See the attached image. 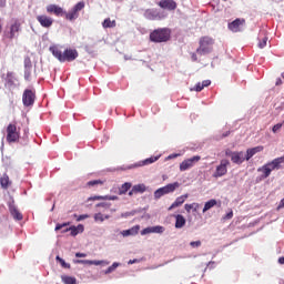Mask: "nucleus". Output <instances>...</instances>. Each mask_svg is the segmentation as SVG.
I'll list each match as a JSON object with an SVG mask.
<instances>
[{
	"mask_svg": "<svg viewBox=\"0 0 284 284\" xmlns=\"http://www.w3.org/2000/svg\"><path fill=\"white\" fill-rule=\"evenodd\" d=\"M30 77H32V60L30 58L24 59V80L30 81Z\"/></svg>",
	"mask_w": 284,
	"mask_h": 284,
	"instance_id": "21",
	"label": "nucleus"
},
{
	"mask_svg": "<svg viewBox=\"0 0 284 284\" xmlns=\"http://www.w3.org/2000/svg\"><path fill=\"white\" fill-rule=\"evenodd\" d=\"M278 207H284V197L281 200Z\"/></svg>",
	"mask_w": 284,
	"mask_h": 284,
	"instance_id": "61",
	"label": "nucleus"
},
{
	"mask_svg": "<svg viewBox=\"0 0 284 284\" xmlns=\"http://www.w3.org/2000/svg\"><path fill=\"white\" fill-rule=\"evenodd\" d=\"M283 128V123H277L273 126V132L274 134H276V132H278V130H281Z\"/></svg>",
	"mask_w": 284,
	"mask_h": 284,
	"instance_id": "47",
	"label": "nucleus"
},
{
	"mask_svg": "<svg viewBox=\"0 0 284 284\" xmlns=\"http://www.w3.org/2000/svg\"><path fill=\"white\" fill-rule=\"evenodd\" d=\"M187 194L181 195L179 197L175 199V201L170 205L169 207V212L174 210L175 207H181V205H183V203H185V200L187 199Z\"/></svg>",
	"mask_w": 284,
	"mask_h": 284,
	"instance_id": "23",
	"label": "nucleus"
},
{
	"mask_svg": "<svg viewBox=\"0 0 284 284\" xmlns=\"http://www.w3.org/2000/svg\"><path fill=\"white\" fill-rule=\"evenodd\" d=\"M102 28H104V29L116 28V21L115 20H111L110 18H106L102 22Z\"/></svg>",
	"mask_w": 284,
	"mask_h": 284,
	"instance_id": "33",
	"label": "nucleus"
},
{
	"mask_svg": "<svg viewBox=\"0 0 284 284\" xmlns=\"http://www.w3.org/2000/svg\"><path fill=\"white\" fill-rule=\"evenodd\" d=\"M133 194H136V192H133V189L129 192V196H132Z\"/></svg>",
	"mask_w": 284,
	"mask_h": 284,
	"instance_id": "63",
	"label": "nucleus"
},
{
	"mask_svg": "<svg viewBox=\"0 0 284 284\" xmlns=\"http://www.w3.org/2000/svg\"><path fill=\"white\" fill-rule=\"evenodd\" d=\"M210 85H212V81H210V80H204V81H202V82H197V83L195 84V87H194L193 89H191V90H194L195 92H201L204 88H207V87H210Z\"/></svg>",
	"mask_w": 284,
	"mask_h": 284,
	"instance_id": "28",
	"label": "nucleus"
},
{
	"mask_svg": "<svg viewBox=\"0 0 284 284\" xmlns=\"http://www.w3.org/2000/svg\"><path fill=\"white\" fill-rule=\"evenodd\" d=\"M136 211H129L121 214V219H130V216H134Z\"/></svg>",
	"mask_w": 284,
	"mask_h": 284,
	"instance_id": "44",
	"label": "nucleus"
},
{
	"mask_svg": "<svg viewBox=\"0 0 284 284\" xmlns=\"http://www.w3.org/2000/svg\"><path fill=\"white\" fill-rule=\"evenodd\" d=\"M163 232H165V227L162 225L148 226L141 231V236H145L148 234H163Z\"/></svg>",
	"mask_w": 284,
	"mask_h": 284,
	"instance_id": "16",
	"label": "nucleus"
},
{
	"mask_svg": "<svg viewBox=\"0 0 284 284\" xmlns=\"http://www.w3.org/2000/svg\"><path fill=\"white\" fill-rule=\"evenodd\" d=\"M258 152H263V146L247 149L244 160L250 161V159H252V156H254L255 154H258Z\"/></svg>",
	"mask_w": 284,
	"mask_h": 284,
	"instance_id": "25",
	"label": "nucleus"
},
{
	"mask_svg": "<svg viewBox=\"0 0 284 284\" xmlns=\"http://www.w3.org/2000/svg\"><path fill=\"white\" fill-rule=\"evenodd\" d=\"M150 41H152V43H165V41H170V29H155L150 33Z\"/></svg>",
	"mask_w": 284,
	"mask_h": 284,
	"instance_id": "3",
	"label": "nucleus"
},
{
	"mask_svg": "<svg viewBox=\"0 0 284 284\" xmlns=\"http://www.w3.org/2000/svg\"><path fill=\"white\" fill-rule=\"evenodd\" d=\"M199 207L197 203H193V204H185L184 205V210L190 213L192 212V210H194V212H196V209Z\"/></svg>",
	"mask_w": 284,
	"mask_h": 284,
	"instance_id": "39",
	"label": "nucleus"
},
{
	"mask_svg": "<svg viewBox=\"0 0 284 284\" xmlns=\"http://www.w3.org/2000/svg\"><path fill=\"white\" fill-rule=\"evenodd\" d=\"M7 0H0V8H6Z\"/></svg>",
	"mask_w": 284,
	"mask_h": 284,
	"instance_id": "57",
	"label": "nucleus"
},
{
	"mask_svg": "<svg viewBox=\"0 0 284 284\" xmlns=\"http://www.w3.org/2000/svg\"><path fill=\"white\" fill-rule=\"evenodd\" d=\"M0 185L3 190H8L10 185V178L8 176V174H3V176L0 178Z\"/></svg>",
	"mask_w": 284,
	"mask_h": 284,
	"instance_id": "32",
	"label": "nucleus"
},
{
	"mask_svg": "<svg viewBox=\"0 0 284 284\" xmlns=\"http://www.w3.org/2000/svg\"><path fill=\"white\" fill-rule=\"evenodd\" d=\"M191 247H201V241H195L190 243Z\"/></svg>",
	"mask_w": 284,
	"mask_h": 284,
	"instance_id": "52",
	"label": "nucleus"
},
{
	"mask_svg": "<svg viewBox=\"0 0 284 284\" xmlns=\"http://www.w3.org/2000/svg\"><path fill=\"white\" fill-rule=\"evenodd\" d=\"M128 263L129 265H134V263H139V260L138 258L130 260Z\"/></svg>",
	"mask_w": 284,
	"mask_h": 284,
	"instance_id": "56",
	"label": "nucleus"
},
{
	"mask_svg": "<svg viewBox=\"0 0 284 284\" xmlns=\"http://www.w3.org/2000/svg\"><path fill=\"white\" fill-rule=\"evenodd\" d=\"M6 85L7 88H9V90H14V88H19V79H17L14 72L7 73Z\"/></svg>",
	"mask_w": 284,
	"mask_h": 284,
	"instance_id": "15",
	"label": "nucleus"
},
{
	"mask_svg": "<svg viewBox=\"0 0 284 284\" xmlns=\"http://www.w3.org/2000/svg\"><path fill=\"white\" fill-rule=\"evenodd\" d=\"M178 187H181V184L179 182H174L155 190L153 193L154 200L159 201V199L165 196V194H172L178 190Z\"/></svg>",
	"mask_w": 284,
	"mask_h": 284,
	"instance_id": "4",
	"label": "nucleus"
},
{
	"mask_svg": "<svg viewBox=\"0 0 284 284\" xmlns=\"http://www.w3.org/2000/svg\"><path fill=\"white\" fill-rule=\"evenodd\" d=\"M70 223H62L55 225V232H59V230H63V227H68Z\"/></svg>",
	"mask_w": 284,
	"mask_h": 284,
	"instance_id": "46",
	"label": "nucleus"
},
{
	"mask_svg": "<svg viewBox=\"0 0 284 284\" xmlns=\"http://www.w3.org/2000/svg\"><path fill=\"white\" fill-rule=\"evenodd\" d=\"M139 230H141V226L140 225H135V226H133L131 229L121 231V235L124 236V237L136 236V234H139Z\"/></svg>",
	"mask_w": 284,
	"mask_h": 284,
	"instance_id": "24",
	"label": "nucleus"
},
{
	"mask_svg": "<svg viewBox=\"0 0 284 284\" xmlns=\"http://www.w3.org/2000/svg\"><path fill=\"white\" fill-rule=\"evenodd\" d=\"M89 187H97V185H103L101 180H92L87 183Z\"/></svg>",
	"mask_w": 284,
	"mask_h": 284,
	"instance_id": "41",
	"label": "nucleus"
},
{
	"mask_svg": "<svg viewBox=\"0 0 284 284\" xmlns=\"http://www.w3.org/2000/svg\"><path fill=\"white\" fill-rule=\"evenodd\" d=\"M55 261L60 263L61 267H64V270H70V264L65 262L61 256H57Z\"/></svg>",
	"mask_w": 284,
	"mask_h": 284,
	"instance_id": "36",
	"label": "nucleus"
},
{
	"mask_svg": "<svg viewBox=\"0 0 284 284\" xmlns=\"http://www.w3.org/2000/svg\"><path fill=\"white\" fill-rule=\"evenodd\" d=\"M257 172L263 173L262 179H267L270 176V174H272V172H274V171L271 169L270 164L266 163L262 168L257 169Z\"/></svg>",
	"mask_w": 284,
	"mask_h": 284,
	"instance_id": "27",
	"label": "nucleus"
},
{
	"mask_svg": "<svg viewBox=\"0 0 284 284\" xmlns=\"http://www.w3.org/2000/svg\"><path fill=\"white\" fill-rule=\"evenodd\" d=\"M111 206L112 204L108 202H101L97 204V207H103V210H110Z\"/></svg>",
	"mask_w": 284,
	"mask_h": 284,
	"instance_id": "45",
	"label": "nucleus"
},
{
	"mask_svg": "<svg viewBox=\"0 0 284 284\" xmlns=\"http://www.w3.org/2000/svg\"><path fill=\"white\" fill-rule=\"evenodd\" d=\"M199 161H201L200 155H194L193 158L184 160L180 164V172H186V170H190V169L194 168V164L199 163Z\"/></svg>",
	"mask_w": 284,
	"mask_h": 284,
	"instance_id": "10",
	"label": "nucleus"
},
{
	"mask_svg": "<svg viewBox=\"0 0 284 284\" xmlns=\"http://www.w3.org/2000/svg\"><path fill=\"white\" fill-rule=\"evenodd\" d=\"M47 12L49 14H55V17H65V10L57 4L47 6Z\"/></svg>",
	"mask_w": 284,
	"mask_h": 284,
	"instance_id": "19",
	"label": "nucleus"
},
{
	"mask_svg": "<svg viewBox=\"0 0 284 284\" xmlns=\"http://www.w3.org/2000/svg\"><path fill=\"white\" fill-rule=\"evenodd\" d=\"M215 205H219V202L215 199L205 202L204 207L202 210L203 214H205V212H209V210H212V207H214Z\"/></svg>",
	"mask_w": 284,
	"mask_h": 284,
	"instance_id": "30",
	"label": "nucleus"
},
{
	"mask_svg": "<svg viewBox=\"0 0 284 284\" xmlns=\"http://www.w3.org/2000/svg\"><path fill=\"white\" fill-rule=\"evenodd\" d=\"M267 45V38H263V41L258 43V48L263 49Z\"/></svg>",
	"mask_w": 284,
	"mask_h": 284,
	"instance_id": "49",
	"label": "nucleus"
},
{
	"mask_svg": "<svg viewBox=\"0 0 284 284\" xmlns=\"http://www.w3.org/2000/svg\"><path fill=\"white\" fill-rule=\"evenodd\" d=\"M7 141L8 143H17V141H19V132H17V125L9 124L7 126Z\"/></svg>",
	"mask_w": 284,
	"mask_h": 284,
	"instance_id": "11",
	"label": "nucleus"
},
{
	"mask_svg": "<svg viewBox=\"0 0 284 284\" xmlns=\"http://www.w3.org/2000/svg\"><path fill=\"white\" fill-rule=\"evenodd\" d=\"M158 159H161V155L151 156V158L140 161L135 164H132V165L128 166V170H132L133 168H143L144 165H152V163H156Z\"/></svg>",
	"mask_w": 284,
	"mask_h": 284,
	"instance_id": "17",
	"label": "nucleus"
},
{
	"mask_svg": "<svg viewBox=\"0 0 284 284\" xmlns=\"http://www.w3.org/2000/svg\"><path fill=\"white\" fill-rule=\"evenodd\" d=\"M227 165H230V161L222 160L221 164L219 166H216V170H215L213 176L215 179H219L221 176H225V174H227Z\"/></svg>",
	"mask_w": 284,
	"mask_h": 284,
	"instance_id": "14",
	"label": "nucleus"
},
{
	"mask_svg": "<svg viewBox=\"0 0 284 284\" xmlns=\"http://www.w3.org/2000/svg\"><path fill=\"white\" fill-rule=\"evenodd\" d=\"M131 187H132V183L125 182L124 184L121 185L119 190V194H125Z\"/></svg>",
	"mask_w": 284,
	"mask_h": 284,
	"instance_id": "35",
	"label": "nucleus"
},
{
	"mask_svg": "<svg viewBox=\"0 0 284 284\" xmlns=\"http://www.w3.org/2000/svg\"><path fill=\"white\" fill-rule=\"evenodd\" d=\"M178 156H181V154H179V153L170 154V155L166 158V161H172V159H178Z\"/></svg>",
	"mask_w": 284,
	"mask_h": 284,
	"instance_id": "48",
	"label": "nucleus"
},
{
	"mask_svg": "<svg viewBox=\"0 0 284 284\" xmlns=\"http://www.w3.org/2000/svg\"><path fill=\"white\" fill-rule=\"evenodd\" d=\"M37 100V91L34 89H26L22 94V103L24 108H30V105H34V101Z\"/></svg>",
	"mask_w": 284,
	"mask_h": 284,
	"instance_id": "6",
	"label": "nucleus"
},
{
	"mask_svg": "<svg viewBox=\"0 0 284 284\" xmlns=\"http://www.w3.org/2000/svg\"><path fill=\"white\" fill-rule=\"evenodd\" d=\"M230 136V132L223 133V138Z\"/></svg>",
	"mask_w": 284,
	"mask_h": 284,
	"instance_id": "64",
	"label": "nucleus"
},
{
	"mask_svg": "<svg viewBox=\"0 0 284 284\" xmlns=\"http://www.w3.org/2000/svg\"><path fill=\"white\" fill-rule=\"evenodd\" d=\"M234 216V212L230 211L229 213H226V215L224 216V219L226 221H230V219H232Z\"/></svg>",
	"mask_w": 284,
	"mask_h": 284,
	"instance_id": "53",
	"label": "nucleus"
},
{
	"mask_svg": "<svg viewBox=\"0 0 284 284\" xmlns=\"http://www.w3.org/2000/svg\"><path fill=\"white\" fill-rule=\"evenodd\" d=\"M158 6L162 10H168L169 12H174V10H176L179 4H176V1H174V0H160L158 2Z\"/></svg>",
	"mask_w": 284,
	"mask_h": 284,
	"instance_id": "12",
	"label": "nucleus"
},
{
	"mask_svg": "<svg viewBox=\"0 0 284 284\" xmlns=\"http://www.w3.org/2000/svg\"><path fill=\"white\" fill-rule=\"evenodd\" d=\"M19 32H21V22L16 20L13 23L10 24L9 31H6L4 34L7 39H19Z\"/></svg>",
	"mask_w": 284,
	"mask_h": 284,
	"instance_id": "8",
	"label": "nucleus"
},
{
	"mask_svg": "<svg viewBox=\"0 0 284 284\" xmlns=\"http://www.w3.org/2000/svg\"><path fill=\"white\" fill-rule=\"evenodd\" d=\"M65 232H71V236H77V234H79L77 226L63 229L62 234H65Z\"/></svg>",
	"mask_w": 284,
	"mask_h": 284,
	"instance_id": "37",
	"label": "nucleus"
},
{
	"mask_svg": "<svg viewBox=\"0 0 284 284\" xmlns=\"http://www.w3.org/2000/svg\"><path fill=\"white\" fill-rule=\"evenodd\" d=\"M132 187H133V192H135V194H143L148 190V186H145V184H143V183L135 184Z\"/></svg>",
	"mask_w": 284,
	"mask_h": 284,
	"instance_id": "31",
	"label": "nucleus"
},
{
	"mask_svg": "<svg viewBox=\"0 0 284 284\" xmlns=\"http://www.w3.org/2000/svg\"><path fill=\"white\" fill-rule=\"evenodd\" d=\"M9 211H10L11 216H13V219L16 221H22L23 220V215L21 214V212H19V210L14 205V201L9 203Z\"/></svg>",
	"mask_w": 284,
	"mask_h": 284,
	"instance_id": "20",
	"label": "nucleus"
},
{
	"mask_svg": "<svg viewBox=\"0 0 284 284\" xmlns=\"http://www.w3.org/2000/svg\"><path fill=\"white\" fill-rule=\"evenodd\" d=\"M85 219H90V215H88V214L79 215L77 221H85Z\"/></svg>",
	"mask_w": 284,
	"mask_h": 284,
	"instance_id": "50",
	"label": "nucleus"
},
{
	"mask_svg": "<svg viewBox=\"0 0 284 284\" xmlns=\"http://www.w3.org/2000/svg\"><path fill=\"white\" fill-rule=\"evenodd\" d=\"M191 59H192V61H199V58L196 57V53H192Z\"/></svg>",
	"mask_w": 284,
	"mask_h": 284,
	"instance_id": "58",
	"label": "nucleus"
},
{
	"mask_svg": "<svg viewBox=\"0 0 284 284\" xmlns=\"http://www.w3.org/2000/svg\"><path fill=\"white\" fill-rule=\"evenodd\" d=\"M103 219H104V221H108V219H110V214L103 215Z\"/></svg>",
	"mask_w": 284,
	"mask_h": 284,
	"instance_id": "62",
	"label": "nucleus"
},
{
	"mask_svg": "<svg viewBox=\"0 0 284 284\" xmlns=\"http://www.w3.org/2000/svg\"><path fill=\"white\" fill-rule=\"evenodd\" d=\"M61 278L64 284H77V277L62 275Z\"/></svg>",
	"mask_w": 284,
	"mask_h": 284,
	"instance_id": "34",
	"label": "nucleus"
},
{
	"mask_svg": "<svg viewBox=\"0 0 284 284\" xmlns=\"http://www.w3.org/2000/svg\"><path fill=\"white\" fill-rule=\"evenodd\" d=\"M186 220L183 215L178 214L175 215V227L176 230H181L182 227H185Z\"/></svg>",
	"mask_w": 284,
	"mask_h": 284,
	"instance_id": "29",
	"label": "nucleus"
},
{
	"mask_svg": "<svg viewBox=\"0 0 284 284\" xmlns=\"http://www.w3.org/2000/svg\"><path fill=\"white\" fill-rule=\"evenodd\" d=\"M94 221H95V223H103L105 221V217H103V213H101V212L95 213Z\"/></svg>",
	"mask_w": 284,
	"mask_h": 284,
	"instance_id": "42",
	"label": "nucleus"
},
{
	"mask_svg": "<svg viewBox=\"0 0 284 284\" xmlns=\"http://www.w3.org/2000/svg\"><path fill=\"white\" fill-rule=\"evenodd\" d=\"M77 258H85L88 255L85 253H75Z\"/></svg>",
	"mask_w": 284,
	"mask_h": 284,
	"instance_id": "55",
	"label": "nucleus"
},
{
	"mask_svg": "<svg viewBox=\"0 0 284 284\" xmlns=\"http://www.w3.org/2000/svg\"><path fill=\"white\" fill-rule=\"evenodd\" d=\"M225 154L231 159L232 163H235V165H241L245 161V153H243V151L233 152L232 150L227 149Z\"/></svg>",
	"mask_w": 284,
	"mask_h": 284,
	"instance_id": "9",
	"label": "nucleus"
},
{
	"mask_svg": "<svg viewBox=\"0 0 284 284\" xmlns=\"http://www.w3.org/2000/svg\"><path fill=\"white\" fill-rule=\"evenodd\" d=\"M85 8V2H78L69 12L65 11L64 17L68 21H74L79 19V12Z\"/></svg>",
	"mask_w": 284,
	"mask_h": 284,
	"instance_id": "7",
	"label": "nucleus"
},
{
	"mask_svg": "<svg viewBox=\"0 0 284 284\" xmlns=\"http://www.w3.org/2000/svg\"><path fill=\"white\" fill-rule=\"evenodd\" d=\"M37 21L40 23L42 28H52V23H54V19L48 17L45 14L37 16Z\"/></svg>",
	"mask_w": 284,
	"mask_h": 284,
	"instance_id": "18",
	"label": "nucleus"
},
{
	"mask_svg": "<svg viewBox=\"0 0 284 284\" xmlns=\"http://www.w3.org/2000/svg\"><path fill=\"white\" fill-rule=\"evenodd\" d=\"M91 265H110V262L104 260H91Z\"/></svg>",
	"mask_w": 284,
	"mask_h": 284,
	"instance_id": "40",
	"label": "nucleus"
},
{
	"mask_svg": "<svg viewBox=\"0 0 284 284\" xmlns=\"http://www.w3.org/2000/svg\"><path fill=\"white\" fill-rule=\"evenodd\" d=\"M75 230H78V234L83 233V230H85V227L83 226V224H79L78 226H75Z\"/></svg>",
	"mask_w": 284,
	"mask_h": 284,
	"instance_id": "51",
	"label": "nucleus"
},
{
	"mask_svg": "<svg viewBox=\"0 0 284 284\" xmlns=\"http://www.w3.org/2000/svg\"><path fill=\"white\" fill-rule=\"evenodd\" d=\"M49 50L53 54V57L58 59V61H60V63H65V61L72 62L79 57V51H77L75 49H65L63 52H61L59 50V47L53 45L50 47Z\"/></svg>",
	"mask_w": 284,
	"mask_h": 284,
	"instance_id": "1",
	"label": "nucleus"
},
{
	"mask_svg": "<svg viewBox=\"0 0 284 284\" xmlns=\"http://www.w3.org/2000/svg\"><path fill=\"white\" fill-rule=\"evenodd\" d=\"M200 47L196 49V54L200 57H205V54H210L213 50L214 39L211 37H202L199 41Z\"/></svg>",
	"mask_w": 284,
	"mask_h": 284,
	"instance_id": "2",
	"label": "nucleus"
},
{
	"mask_svg": "<svg viewBox=\"0 0 284 284\" xmlns=\"http://www.w3.org/2000/svg\"><path fill=\"white\" fill-rule=\"evenodd\" d=\"M88 201H119L116 195H94L88 199Z\"/></svg>",
	"mask_w": 284,
	"mask_h": 284,
	"instance_id": "22",
	"label": "nucleus"
},
{
	"mask_svg": "<svg viewBox=\"0 0 284 284\" xmlns=\"http://www.w3.org/2000/svg\"><path fill=\"white\" fill-rule=\"evenodd\" d=\"M284 162V156L274 159L272 162H268L267 164L271 166V170H281V164Z\"/></svg>",
	"mask_w": 284,
	"mask_h": 284,
	"instance_id": "26",
	"label": "nucleus"
},
{
	"mask_svg": "<svg viewBox=\"0 0 284 284\" xmlns=\"http://www.w3.org/2000/svg\"><path fill=\"white\" fill-rule=\"evenodd\" d=\"M283 84V80H281V78H277L275 85H282Z\"/></svg>",
	"mask_w": 284,
	"mask_h": 284,
	"instance_id": "59",
	"label": "nucleus"
},
{
	"mask_svg": "<svg viewBox=\"0 0 284 284\" xmlns=\"http://www.w3.org/2000/svg\"><path fill=\"white\" fill-rule=\"evenodd\" d=\"M74 263L80 265H92V260H74Z\"/></svg>",
	"mask_w": 284,
	"mask_h": 284,
	"instance_id": "43",
	"label": "nucleus"
},
{
	"mask_svg": "<svg viewBox=\"0 0 284 284\" xmlns=\"http://www.w3.org/2000/svg\"><path fill=\"white\" fill-rule=\"evenodd\" d=\"M278 263H280V265H284V256L278 258Z\"/></svg>",
	"mask_w": 284,
	"mask_h": 284,
	"instance_id": "60",
	"label": "nucleus"
},
{
	"mask_svg": "<svg viewBox=\"0 0 284 284\" xmlns=\"http://www.w3.org/2000/svg\"><path fill=\"white\" fill-rule=\"evenodd\" d=\"M144 19L148 21H163L168 14L159 9H146L143 13Z\"/></svg>",
	"mask_w": 284,
	"mask_h": 284,
	"instance_id": "5",
	"label": "nucleus"
},
{
	"mask_svg": "<svg viewBox=\"0 0 284 284\" xmlns=\"http://www.w3.org/2000/svg\"><path fill=\"white\" fill-rule=\"evenodd\" d=\"M245 26V19L237 18L229 23V30L231 32H243V27Z\"/></svg>",
	"mask_w": 284,
	"mask_h": 284,
	"instance_id": "13",
	"label": "nucleus"
},
{
	"mask_svg": "<svg viewBox=\"0 0 284 284\" xmlns=\"http://www.w3.org/2000/svg\"><path fill=\"white\" fill-rule=\"evenodd\" d=\"M215 265H216V262L211 261V262H209V263L206 264V267H210V270H214Z\"/></svg>",
	"mask_w": 284,
	"mask_h": 284,
	"instance_id": "54",
	"label": "nucleus"
},
{
	"mask_svg": "<svg viewBox=\"0 0 284 284\" xmlns=\"http://www.w3.org/2000/svg\"><path fill=\"white\" fill-rule=\"evenodd\" d=\"M121 263L114 262L111 266H109L105 271L104 274H112L116 267H119Z\"/></svg>",
	"mask_w": 284,
	"mask_h": 284,
	"instance_id": "38",
	"label": "nucleus"
}]
</instances>
